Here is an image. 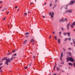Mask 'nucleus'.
Instances as JSON below:
<instances>
[{
  "instance_id": "obj_28",
  "label": "nucleus",
  "mask_w": 75,
  "mask_h": 75,
  "mask_svg": "<svg viewBox=\"0 0 75 75\" xmlns=\"http://www.w3.org/2000/svg\"><path fill=\"white\" fill-rule=\"evenodd\" d=\"M71 40V38H68V40H69V41H70V40Z\"/></svg>"
},
{
  "instance_id": "obj_20",
  "label": "nucleus",
  "mask_w": 75,
  "mask_h": 75,
  "mask_svg": "<svg viewBox=\"0 0 75 75\" xmlns=\"http://www.w3.org/2000/svg\"><path fill=\"white\" fill-rule=\"evenodd\" d=\"M64 21H66V22H67V21H67V19L66 18H65V19H64Z\"/></svg>"
},
{
  "instance_id": "obj_30",
  "label": "nucleus",
  "mask_w": 75,
  "mask_h": 75,
  "mask_svg": "<svg viewBox=\"0 0 75 75\" xmlns=\"http://www.w3.org/2000/svg\"><path fill=\"white\" fill-rule=\"evenodd\" d=\"M14 55V56H16V55H17V54H15L14 55H13V56Z\"/></svg>"
},
{
  "instance_id": "obj_15",
  "label": "nucleus",
  "mask_w": 75,
  "mask_h": 75,
  "mask_svg": "<svg viewBox=\"0 0 75 75\" xmlns=\"http://www.w3.org/2000/svg\"><path fill=\"white\" fill-rule=\"evenodd\" d=\"M54 39L55 40H57V36H54Z\"/></svg>"
},
{
  "instance_id": "obj_53",
  "label": "nucleus",
  "mask_w": 75,
  "mask_h": 75,
  "mask_svg": "<svg viewBox=\"0 0 75 75\" xmlns=\"http://www.w3.org/2000/svg\"><path fill=\"white\" fill-rule=\"evenodd\" d=\"M25 37H26V38H27L28 37V35H26Z\"/></svg>"
},
{
  "instance_id": "obj_32",
  "label": "nucleus",
  "mask_w": 75,
  "mask_h": 75,
  "mask_svg": "<svg viewBox=\"0 0 75 75\" xmlns=\"http://www.w3.org/2000/svg\"><path fill=\"white\" fill-rule=\"evenodd\" d=\"M67 39H68V38H66V39H64V41H67Z\"/></svg>"
},
{
  "instance_id": "obj_62",
  "label": "nucleus",
  "mask_w": 75,
  "mask_h": 75,
  "mask_svg": "<svg viewBox=\"0 0 75 75\" xmlns=\"http://www.w3.org/2000/svg\"><path fill=\"white\" fill-rule=\"evenodd\" d=\"M70 44H71V45H72V43H70Z\"/></svg>"
},
{
  "instance_id": "obj_29",
  "label": "nucleus",
  "mask_w": 75,
  "mask_h": 75,
  "mask_svg": "<svg viewBox=\"0 0 75 75\" xmlns=\"http://www.w3.org/2000/svg\"><path fill=\"white\" fill-rule=\"evenodd\" d=\"M75 22H74V23H73V24H72L73 25H75Z\"/></svg>"
},
{
  "instance_id": "obj_41",
  "label": "nucleus",
  "mask_w": 75,
  "mask_h": 75,
  "mask_svg": "<svg viewBox=\"0 0 75 75\" xmlns=\"http://www.w3.org/2000/svg\"><path fill=\"white\" fill-rule=\"evenodd\" d=\"M72 41L73 42H74V41H75L74 40V39H72Z\"/></svg>"
},
{
  "instance_id": "obj_27",
  "label": "nucleus",
  "mask_w": 75,
  "mask_h": 75,
  "mask_svg": "<svg viewBox=\"0 0 75 75\" xmlns=\"http://www.w3.org/2000/svg\"><path fill=\"white\" fill-rule=\"evenodd\" d=\"M71 28H72V27H74V26H73V25H72V24L71 25Z\"/></svg>"
},
{
  "instance_id": "obj_13",
  "label": "nucleus",
  "mask_w": 75,
  "mask_h": 75,
  "mask_svg": "<svg viewBox=\"0 0 75 75\" xmlns=\"http://www.w3.org/2000/svg\"><path fill=\"white\" fill-rule=\"evenodd\" d=\"M25 35H28L30 34V33H25Z\"/></svg>"
},
{
  "instance_id": "obj_16",
  "label": "nucleus",
  "mask_w": 75,
  "mask_h": 75,
  "mask_svg": "<svg viewBox=\"0 0 75 75\" xmlns=\"http://www.w3.org/2000/svg\"><path fill=\"white\" fill-rule=\"evenodd\" d=\"M7 8H5L4 9H3L2 11H4L5 10H6V9H7Z\"/></svg>"
},
{
  "instance_id": "obj_45",
  "label": "nucleus",
  "mask_w": 75,
  "mask_h": 75,
  "mask_svg": "<svg viewBox=\"0 0 75 75\" xmlns=\"http://www.w3.org/2000/svg\"><path fill=\"white\" fill-rule=\"evenodd\" d=\"M51 18H53V16L51 15Z\"/></svg>"
},
{
  "instance_id": "obj_9",
  "label": "nucleus",
  "mask_w": 75,
  "mask_h": 75,
  "mask_svg": "<svg viewBox=\"0 0 75 75\" xmlns=\"http://www.w3.org/2000/svg\"><path fill=\"white\" fill-rule=\"evenodd\" d=\"M67 34L68 36H70V33H69V32L67 33Z\"/></svg>"
},
{
  "instance_id": "obj_37",
  "label": "nucleus",
  "mask_w": 75,
  "mask_h": 75,
  "mask_svg": "<svg viewBox=\"0 0 75 75\" xmlns=\"http://www.w3.org/2000/svg\"><path fill=\"white\" fill-rule=\"evenodd\" d=\"M51 6H52V3L50 4V7H51Z\"/></svg>"
},
{
  "instance_id": "obj_36",
  "label": "nucleus",
  "mask_w": 75,
  "mask_h": 75,
  "mask_svg": "<svg viewBox=\"0 0 75 75\" xmlns=\"http://www.w3.org/2000/svg\"><path fill=\"white\" fill-rule=\"evenodd\" d=\"M15 51H16V50H14L12 51V52H15Z\"/></svg>"
},
{
  "instance_id": "obj_18",
  "label": "nucleus",
  "mask_w": 75,
  "mask_h": 75,
  "mask_svg": "<svg viewBox=\"0 0 75 75\" xmlns=\"http://www.w3.org/2000/svg\"><path fill=\"white\" fill-rule=\"evenodd\" d=\"M67 33H64V34H63V35H67Z\"/></svg>"
},
{
  "instance_id": "obj_64",
  "label": "nucleus",
  "mask_w": 75,
  "mask_h": 75,
  "mask_svg": "<svg viewBox=\"0 0 75 75\" xmlns=\"http://www.w3.org/2000/svg\"><path fill=\"white\" fill-rule=\"evenodd\" d=\"M66 7H68V5H66Z\"/></svg>"
},
{
  "instance_id": "obj_17",
  "label": "nucleus",
  "mask_w": 75,
  "mask_h": 75,
  "mask_svg": "<svg viewBox=\"0 0 75 75\" xmlns=\"http://www.w3.org/2000/svg\"><path fill=\"white\" fill-rule=\"evenodd\" d=\"M56 66H57V65L56 64L54 65V69L53 70H55V68L56 67Z\"/></svg>"
},
{
  "instance_id": "obj_39",
  "label": "nucleus",
  "mask_w": 75,
  "mask_h": 75,
  "mask_svg": "<svg viewBox=\"0 0 75 75\" xmlns=\"http://www.w3.org/2000/svg\"><path fill=\"white\" fill-rule=\"evenodd\" d=\"M27 68H28V67H24L25 69H27Z\"/></svg>"
},
{
  "instance_id": "obj_47",
  "label": "nucleus",
  "mask_w": 75,
  "mask_h": 75,
  "mask_svg": "<svg viewBox=\"0 0 75 75\" xmlns=\"http://www.w3.org/2000/svg\"><path fill=\"white\" fill-rule=\"evenodd\" d=\"M2 65H3V63H0V66H1Z\"/></svg>"
},
{
  "instance_id": "obj_55",
  "label": "nucleus",
  "mask_w": 75,
  "mask_h": 75,
  "mask_svg": "<svg viewBox=\"0 0 75 75\" xmlns=\"http://www.w3.org/2000/svg\"><path fill=\"white\" fill-rule=\"evenodd\" d=\"M6 13L7 14H8V13H9V11L7 12Z\"/></svg>"
},
{
  "instance_id": "obj_25",
  "label": "nucleus",
  "mask_w": 75,
  "mask_h": 75,
  "mask_svg": "<svg viewBox=\"0 0 75 75\" xmlns=\"http://www.w3.org/2000/svg\"><path fill=\"white\" fill-rule=\"evenodd\" d=\"M13 59V58H12L11 59H9V61H10V62H11V61Z\"/></svg>"
},
{
  "instance_id": "obj_50",
  "label": "nucleus",
  "mask_w": 75,
  "mask_h": 75,
  "mask_svg": "<svg viewBox=\"0 0 75 75\" xmlns=\"http://www.w3.org/2000/svg\"><path fill=\"white\" fill-rule=\"evenodd\" d=\"M5 19H6V18H4L3 19L4 20H5Z\"/></svg>"
},
{
  "instance_id": "obj_5",
  "label": "nucleus",
  "mask_w": 75,
  "mask_h": 75,
  "mask_svg": "<svg viewBox=\"0 0 75 75\" xmlns=\"http://www.w3.org/2000/svg\"><path fill=\"white\" fill-rule=\"evenodd\" d=\"M69 25H70V23H69L68 24H67V30H69Z\"/></svg>"
},
{
  "instance_id": "obj_1",
  "label": "nucleus",
  "mask_w": 75,
  "mask_h": 75,
  "mask_svg": "<svg viewBox=\"0 0 75 75\" xmlns=\"http://www.w3.org/2000/svg\"><path fill=\"white\" fill-rule=\"evenodd\" d=\"M67 62H68V61H71V62H74V59L72 57L67 58Z\"/></svg>"
},
{
  "instance_id": "obj_51",
  "label": "nucleus",
  "mask_w": 75,
  "mask_h": 75,
  "mask_svg": "<svg viewBox=\"0 0 75 75\" xmlns=\"http://www.w3.org/2000/svg\"><path fill=\"white\" fill-rule=\"evenodd\" d=\"M52 15H54V12H52Z\"/></svg>"
},
{
  "instance_id": "obj_24",
  "label": "nucleus",
  "mask_w": 75,
  "mask_h": 75,
  "mask_svg": "<svg viewBox=\"0 0 75 75\" xmlns=\"http://www.w3.org/2000/svg\"><path fill=\"white\" fill-rule=\"evenodd\" d=\"M49 14L50 16H51V15H52V14H51V12H50Z\"/></svg>"
},
{
  "instance_id": "obj_42",
  "label": "nucleus",
  "mask_w": 75,
  "mask_h": 75,
  "mask_svg": "<svg viewBox=\"0 0 75 75\" xmlns=\"http://www.w3.org/2000/svg\"><path fill=\"white\" fill-rule=\"evenodd\" d=\"M2 67H2V66L0 67V70H1V68H2Z\"/></svg>"
},
{
  "instance_id": "obj_59",
  "label": "nucleus",
  "mask_w": 75,
  "mask_h": 75,
  "mask_svg": "<svg viewBox=\"0 0 75 75\" xmlns=\"http://www.w3.org/2000/svg\"><path fill=\"white\" fill-rule=\"evenodd\" d=\"M2 2H3V1H2L0 2V3H2Z\"/></svg>"
},
{
  "instance_id": "obj_4",
  "label": "nucleus",
  "mask_w": 75,
  "mask_h": 75,
  "mask_svg": "<svg viewBox=\"0 0 75 75\" xmlns=\"http://www.w3.org/2000/svg\"><path fill=\"white\" fill-rule=\"evenodd\" d=\"M75 3V1H71L70 3L68 4V5H72Z\"/></svg>"
},
{
  "instance_id": "obj_7",
  "label": "nucleus",
  "mask_w": 75,
  "mask_h": 75,
  "mask_svg": "<svg viewBox=\"0 0 75 75\" xmlns=\"http://www.w3.org/2000/svg\"><path fill=\"white\" fill-rule=\"evenodd\" d=\"M30 42H34V39H31Z\"/></svg>"
},
{
  "instance_id": "obj_44",
  "label": "nucleus",
  "mask_w": 75,
  "mask_h": 75,
  "mask_svg": "<svg viewBox=\"0 0 75 75\" xmlns=\"http://www.w3.org/2000/svg\"><path fill=\"white\" fill-rule=\"evenodd\" d=\"M33 58H34V59H35V56H33Z\"/></svg>"
},
{
  "instance_id": "obj_63",
  "label": "nucleus",
  "mask_w": 75,
  "mask_h": 75,
  "mask_svg": "<svg viewBox=\"0 0 75 75\" xmlns=\"http://www.w3.org/2000/svg\"><path fill=\"white\" fill-rule=\"evenodd\" d=\"M1 8H2L1 6L0 7V9H1Z\"/></svg>"
},
{
  "instance_id": "obj_54",
  "label": "nucleus",
  "mask_w": 75,
  "mask_h": 75,
  "mask_svg": "<svg viewBox=\"0 0 75 75\" xmlns=\"http://www.w3.org/2000/svg\"><path fill=\"white\" fill-rule=\"evenodd\" d=\"M47 4V3H45L44 4V5H46V4Z\"/></svg>"
},
{
  "instance_id": "obj_2",
  "label": "nucleus",
  "mask_w": 75,
  "mask_h": 75,
  "mask_svg": "<svg viewBox=\"0 0 75 75\" xmlns=\"http://www.w3.org/2000/svg\"><path fill=\"white\" fill-rule=\"evenodd\" d=\"M6 62H5V64L7 65H8V63H10V58H8V59H6Z\"/></svg>"
},
{
  "instance_id": "obj_48",
  "label": "nucleus",
  "mask_w": 75,
  "mask_h": 75,
  "mask_svg": "<svg viewBox=\"0 0 75 75\" xmlns=\"http://www.w3.org/2000/svg\"><path fill=\"white\" fill-rule=\"evenodd\" d=\"M15 8H17V6H15Z\"/></svg>"
},
{
  "instance_id": "obj_58",
  "label": "nucleus",
  "mask_w": 75,
  "mask_h": 75,
  "mask_svg": "<svg viewBox=\"0 0 75 75\" xmlns=\"http://www.w3.org/2000/svg\"><path fill=\"white\" fill-rule=\"evenodd\" d=\"M51 38V36H50V37H49V38Z\"/></svg>"
},
{
  "instance_id": "obj_31",
  "label": "nucleus",
  "mask_w": 75,
  "mask_h": 75,
  "mask_svg": "<svg viewBox=\"0 0 75 75\" xmlns=\"http://www.w3.org/2000/svg\"><path fill=\"white\" fill-rule=\"evenodd\" d=\"M59 67H62V65H59Z\"/></svg>"
},
{
  "instance_id": "obj_3",
  "label": "nucleus",
  "mask_w": 75,
  "mask_h": 75,
  "mask_svg": "<svg viewBox=\"0 0 75 75\" xmlns=\"http://www.w3.org/2000/svg\"><path fill=\"white\" fill-rule=\"evenodd\" d=\"M65 13H72V9L67 10L65 11Z\"/></svg>"
},
{
  "instance_id": "obj_26",
  "label": "nucleus",
  "mask_w": 75,
  "mask_h": 75,
  "mask_svg": "<svg viewBox=\"0 0 75 75\" xmlns=\"http://www.w3.org/2000/svg\"><path fill=\"white\" fill-rule=\"evenodd\" d=\"M61 64H64V62H62L60 63Z\"/></svg>"
},
{
  "instance_id": "obj_40",
  "label": "nucleus",
  "mask_w": 75,
  "mask_h": 75,
  "mask_svg": "<svg viewBox=\"0 0 75 75\" xmlns=\"http://www.w3.org/2000/svg\"><path fill=\"white\" fill-rule=\"evenodd\" d=\"M53 34H55V32L54 31H53L52 32Z\"/></svg>"
},
{
  "instance_id": "obj_10",
  "label": "nucleus",
  "mask_w": 75,
  "mask_h": 75,
  "mask_svg": "<svg viewBox=\"0 0 75 75\" xmlns=\"http://www.w3.org/2000/svg\"><path fill=\"white\" fill-rule=\"evenodd\" d=\"M69 65H71V66L73 65V64H72L71 63H69Z\"/></svg>"
},
{
  "instance_id": "obj_23",
  "label": "nucleus",
  "mask_w": 75,
  "mask_h": 75,
  "mask_svg": "<svg viewBox=\"0 0 75 75\" xmlns=\"http://www.w3.org/2000/svg\"><path fill=\"white\" fill-rule=\"evenodd\" d=\"M61 30L62 31H63V30H64V28H62Z\"/></svg>"
},
{
  "instance_id": "obj_49",
  "label": "nucleus",
  "mask_w": 75,
  "mask_h": 75,
  "mask_svg": "<svg viewBox=\"0 0 75 75\" xmlns=\"http://www.w3.org/2000/svg\"><path fill=\"white\" fill-rule=\"evenodd\" d=\"M42 17H43V18H45V16H42Z\"/></svg>"
},
{
  "instance_id": "obj_22",
  "label": "nucleus",
  "mask_w": 75,
  "mask_h": 75,
  "mask_svg": "<svg viewBox=\"0 0 75 75\" xmlns=\"http://www.w3.org/2000/svg\"><path fill=\"white\" fill-rule=\"evenodd\" d=\"M12 54V52H11L10 53H8V54H7V55H10V54Z\"/></svg>"
},
{
  "instance_id": "obj_12",
  "label": "nucleus",
  "mask_w": 75,
  "mask_h": 75,
  "mask_svg": "<svg viewBox=\"0 0 75 75\" xmlns=\"http://www.w3.org/2000/svg\"><path fill=\"white\" fill-rule=\"evenodd\" d=\"M7 59V57H5L4 58V59H2V61H4V60H5V59Z\"/></svg>"
},
{
  "instance_id": "obj_56",
  "label": "nucleus",
  "mask_w": 75,
  "mask_h": 75,
  "mask_svg": "<svg viewBox=\"0 0 75 75\" xmlns=\"http://www.w3.org/2000/svg\"><path fill=\"white\" fill-rule=\"evenodd\" d=\"M68 49H69V50H71V48H68Z\"/></svg>"
},
{
  "instance_id": "obj_43",
  "label": "nucleus",
  "mask_w": 75,
  "mask_h": 75,
  "mask_svg": "<svg viewBox=\"0 0 75 75\" xmlns=\"http://www.w3.org/2000/svg\"><path fill=\"white\" fill-rule=\"evenodd\" d=\"M32 4H33V3H30V5H32Z\"/></svg>"
},
{
  "instance_id": "obj_60",
  "label": "nucleus",
  "mask_w": 75,
  "mask_h": 75,
  "mask_svg": "<svg viewBox=\"0 0 75 75\" xmlns=\"http://www.w3.org/2000/svg\"><path fill=\"white\" fill-rule=\"evenodd\" d=\"M56 6H57V5H54V7H56Z\"/></svg>"
},
{
  "instance_id": "obj_19",
  "label": "nucleus",
  "mask_w": 75,
  "mask_h": 75,
  "mask_svg": "<svg viewBox=\"0 0 75 75\" xmlns=\"http://www.w3.org/2000/svg\"><path fill=\"white\" fill-rule=\"evenodd\" d=\"M27 40H25V41H24L23 44H25V43H26V42H27Z\"/></svg>"
},
{
  "instance_id": "obj_38",
  "label": "nucleus",
  "mask_w": 75,
  "mask_h": 75,
  "mask_svg": "<svg viewBox=\"0 0 75 75\" xmlns=\"http://www.w3.org/2000/svg\"><path fill=\"white\" fill-rule=\"evenodd\" d=\"M73 44H75V45H74V46L75 47V42H73Z\"/></svg>"
},
{
  "instance_id": "obj_21",
  "label": "nucleus",
  "mask_w": 75,
  "mask_h": 75,
  "mask_svg": "<svg viewBox=\"0 0 75 75\" xmlns=\"http://www.w3.org/2000/svg\"><path fill=\"white\" fill-rule=\"evenodd\" d=\"M24 16H27V13H24Z\"/></svg>"
},
{
  "instance_id": "obj_46",
  "label": "nucleus",
  "mask_w": 75,
  "mask_h": 75,
  "mask_svg": "<svg viewBox=\"0 0 75 75\" xmlns=\"http://www.w3.org/2000/svg\"><path fill=\"white\" fill-rule=\"evenodd\" d=\"M69 55H71V52H69Z\"/></svg>"
},
{
  "instance_id": "obj_14",
  "label": "nucleus",
  "mask_w": 75,
  "mask_h": 75,
  "mask_svg": "<svg viewBox=\"0 0 75 75\" xmlns=\"http://www.w3.org/2000/svg\"><path fill=\"white\" fill-rule=\"evenodd\" d=\"M58 43H60V39H59L58 40Z\"/></svg>"
},
{
  "instance_id": "obj_35",
  "label": "nucleus",
  "mask_w": 75,
  "mask_h": 75,
  "mask_svg": "<svg viewBox=\"0 0 75 75\" xmlns=\"http://www.w3.org/2000/svg\"><path fill=\"white\" fill-rule=\"evenodd\" d=\"M63 50L64 51H66V50H65L64 48H63Z\"/></svg>"
},
{
  "instance_id": "obj_11",
  "label": "nucleus",
  "mask_w": 75,
  "mask_h": 75,
  "mask_svg": "<svg viewBox=\"0 0 75 75\" xmlns=\"http://www.w3.org/2000/svg\"><path fill=\"white\" fill-rule=\"evenodd\" d=\"M63 57V53L62 52V54L61 55V57Z\"/></svg>"
},
{
  "instance_id": "obj_33",
  "label": "nucleus",
  "mask_w": 75,
  "mask_h": 75,
  "mask_svg": "<svg viewBox=\"0 0 75 75\" xmlns=\"http://www.w3.org/2000/svg\"><path fill=\"white\" fill-rule=\"evenodd\" d=\"M74 67L75 68V63H74L73 64Z\"/></svg>"
},
{
  "instance_id": "obj_8",
  "label": "nucleus",
  "mask_w": 75,
  "mask_h": 75,
  "mask_svg": "<svg viewBox=\"0 0 75 75\" xmlns=\"http://www.w3.org/2000/svg\"><path fill=\"white\" fill-rule=\"evenodd\" d=\"M57 71H59V70H60V69H59V67H57Z\"/></svg>"
},
{
  "instance_id": "obj_6",
  "label": "nucleus",
  "mask_w": 75,
  "mask_h": 75,
  "mask_svg": "<svg viewBox=\"0 0 75 75\" xmlns=\"http://www.w3.org/2000/svg\"><path fill=\"white\" fill-rule=\"evenodd\" d=\"M64 20L63 18L59 20V22L60 23H61V22H64Z\"/></svg>"
},
{
  "instance_id": "obj_34",
  "label": "nucleus",
  "mask_w": 75,
  "mask_h": 75,
  "mask_svg": "<svg viewBox=\"0 0 75 75\" xmlns=\"http://www.w3.org/2000/svg\"><path fill=\"white\" fill-rule=\"evenodd\" d=\"M59 35H60L61 34V31L59 32Z\"/></svg>"
},
{
  "instance_id": "obj_57",
  "label": "nucleus",
  "mask_w": 75,
  "mask_h": 75,
  "mask_svg": "<svg viewBox=\"0 0 75 75\" xmlns=\"http://www.w3.org/2000/svg\"><path fill=\"white\" fill-rule=\"evenodd\" d=\"M53 75H57V74L55 73V74H54Z\"/></svg>"
},
{
  "instance_id": "obj_61",
  "label": "nucleus",
  "mask_w": 75,
  "mask_h": 75,
  "mask_svg": "<svg viewBox=\"0 0 75 75\" xmlns=\"http://www.w3.org/2000/svg\"><path fill=\"white\" fill-rule=\"evenodd\" d=\"M28 13H30V11H28Z\"/></svg>"
},
{
  "instance_id": "obj_52",
  "label": "nucleus",
  "mask_w": 75,
  "mask_h": 75,
  "mask_svg": "<svg viewBox=\"0 0 75 75\" xmlns=\"http://www.w3.org/2000/svg\"><path fill=\"white\" fill-rule=\"evenodd\" d=\"M62 57H60V59L61 60H62Z\"/></svg>"
}]
</instances>
